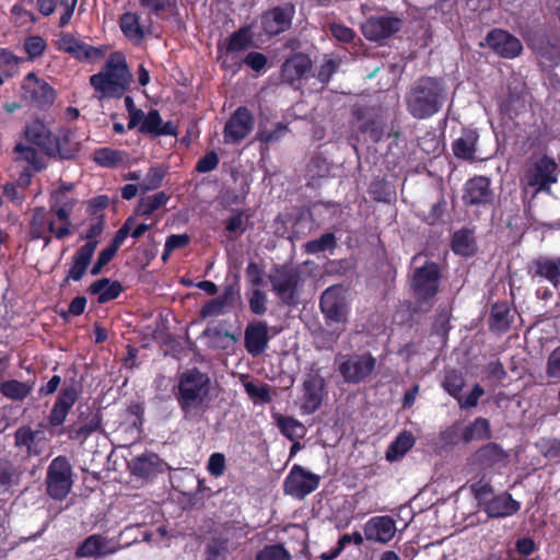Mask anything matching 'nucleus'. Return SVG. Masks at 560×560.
<instances>
[{"label": "nucleus", "mask_w": 560, "mask_h": 560, "mask_svg": "<svg viewBox=\"0 0 560 560\" xmlns=\"http://www.w3.org/2000/svg\"><path fill=\"white\" fill-rule=\"evenodd\" d=\"M415 444L413 435L408 431H402L392 442L386 451L385 458L388 462L400 459Z\"/></svg>", "instance_id": "36"}, {"label": "nucleus", "mask_w": 560, "mask_h": 560, "mask_svg": "<svg viewBox=\"0 0 560 560\" xmlns=\"http://www.w3.org/2000/svg\"><path fill=\"white\" fill-rule=\"evenodd\" d=\"M132 74L121 54H112L101 70L90 77L98 98H120L130 90Z\"/></svg>", "instance_id": "4"}, {"label": "nucleus", "mask_w": 560, "mask_h": 560, "mask_svg": "<svg viewBox=\"0 0 560 560\" xmlns=\"http://www.w3.org/2000/svg\"><path fill=\"white\" fill-rule=\"evenodd\" d=\"M13 438L14 447L24 453L27 458L42 455L47 445L45 432L39 428L33 429L31 425L18 428Z\"/></svg>", "instance_id": "14"}, {"label": "nucleus", "mask_w": 560, "mask_h": 560, "mask_svg": "<svg viewBox=\"0 0 560 560\" xmlns=\"http://www.w3.org/2000/svg\"><path fill=\"white\" fill-rule=\"evenodd\" d=\"M290 553L279 545L265 547L258 555L256 560H290Z\"/></svg>", "instance_id": "59"}, {"label": "nucleus", "mask_w": 560, "mask_h": 560, "mask_svg": "<svg viewBox=\"0 0 560 560\" xmlns=\"http://www.w3.org/2000/svg\"><path fill=\"white\" fill-rule=\"evenodd\" d=\"M128 153L124 150L104 147L93 152L92 160L101 167L116 168L126 163Z\"/></svg>", "instance_id": "33"}, {"label": "nucleus", "mask_w": 560, "mask_h": 560, "mask_svg": "<svg viewBox=\"0 0 560 560\" xmlns=\"http://www.w3.org/2000/svg\"><path fill=\"white\" fill-rule=\"evenodd\" d=\"M464 378L460 373L455 370H448L445 373L443 381V387L448 392L450 395L459 398L462 388L464 387Z\"/></svg>", "instance_id": "54"}, {"label": "nucleus", "mask_w": 560, "mask_h": 560, "mask_svg": "<svg viewBox=\"0 0 560 560\" xmlns=\"http://www.w3.org/2000/svg\"><path fill=\"white\" fill-rule=\"evenodd\" d=\"M525 98L522 93L510 90L506 98L500 105V110L509 119H514L525 110Z\"/></svg>", "instance_id": "42"}, {"label": "nucleus", "mask_w": 560, "mask_h": 560, "mask_svg": "<svg viewBox=\"0 0 560 560\" xmlns=\"http://www.w3.org/2000/svg\"><path fill=\"white\" fill-rule=\"evenodd\" d=\"M475 460L483 467H491L498 463L505 460L506 455L504 451L497 444H488L478 450L475 455Z\"/></svg>", "instance_id": "38"}, {"label": "nucleus", "mask_w": 560, "mask_h": 560, "mask_svg": "<svg viewBox=\"0 0 560 560\" xmlns=\"http://www.w3.org/2000/svg\"><path fill=\"white\" fill-rule=\"evenodd\" d=\"M245 390L248 396L256 401L269 402L271 401L270 389L268 385L256 384L248 382L245 385Z\"/></svg>", "instance_id": "58"}, {"label": "nucleus", "mask_w": 560, "mask_h": 560, "mask_svg": "<svg viewBox=\"0 0 560 560\" xmlns=\"http://www.w3.org/2000/svg\"><path fill=\"white\" fill-rule=\"evenodd\" d=\"M369 192L375 201L389 202L392 198V191L385 180H374L371 183Z\"/></svg>", "instance_id": "57"}, {"label": "nucleus", "mask_w": 560, "mask_h": 560, "mask_svg": "<svg viewBox=\"0 0 560 560\" xmlns=\"http://www.w3.org/2000/svg\"><path fill=\"white\" fill-rule=\"evenodd\" d=\"M80 151V144L73 140V132L69 128L59 129L58 133H54L51 143V152L49 159L54 160H72Z\"/></svg>", "instance_id": "23"}, {"label": "nucleus", "mask_w": 560, "mask_h": 560, "mask_svg": "<svg viewBox=\"0 0 560 560\" xmlns=\"http://www.w3.org/2000/svg\"><path fill=\"white\" fill-rule=\"evenodd\" d=\"M441 278L440 265L432 260H425L422 266L413 269L409 278L410 291L415 298V303H410L413 313H424L432 308L440 291Z\"/></svg>", "instance_id": "5"}, {"label": "nucleus", "mask_w": 560, "mask_h": 560, "mask_svg": "<svg viewBox=\"0 0 560 560\" xmlns=\"http://www.w3.org/2000/svg\"><path fill=\"white\" fill-rule=\"evenodd\" d=\"M114 544L101 535L89 536L77 549V557H103L116 552Z\"/></svg>", "instance_id": "28"}, {"label": "nucleus", "mask_w": 560, "mask_h": 560, "mask_svg": "<svg viewBox=\"0 0 560 560\" xmlns=\"http://www.w3.org/2000/svg\"><path fill=\"white\" fill-rule=\"evenodd\" d=\"M451 246L455 254L466 257L474 255L476 250L474 237L467 229L458 230L453 234Z\"/></svg>", "instance_id": "37"}, {"label": "nucleus", "mask_w": 560, "mask_h": 560, "mask_svg": "<svg viewBox=\"0 0 560 560\" xmlns=\"http://www.w3.org/2000/svg\"><path fill=\"white\" fill-rule=\"evenodd\" d=\"M312 68L313 61L308 55L295 52L281 65L280 77L283 83H287L293 89H300L302 81L310 78Z\"/></svg>", "instance_id": "12"}, {"label": "nucleus", "mask_w": 560, "mask_h": 560, "mask_svg": "<svg viewBox=\"0 0 560 560\" xmlns=\"http://www.w3.org/2000/svg\"><path fill=\"white\" fill-rule=\"evenodd\" d=\"M21 98L27 106L47 110L56 100V91L35 72H30L22 81Z\"/></svg>", "instance_id": "9"}, {"label": "nucleus", "mask_w": 560, "mask_h": 560, "mask_svg": "<svg viewBox=\"0 0 560 560\" xmlns=\"http://www.w3.org/2000/svg\"><path fill=\"white\" fill-rule=\"evenodd\" d=\"M47 214L52 213L44 207L34 208L28 226V234L32 240H39V237L44 236Z\"/></svg>", "instance_id": "45"}, {"label": "nucleus", "mask_w": 560, "mask_h": 560, "mask_svg": "<svg viewBox=\"0 0 560 560\" xmlns=\"http://www.w3.org/2000/svg\"><path fill=\"white\" fill-rule=\"evenodd\" d=\"M402 27V21L394 16H371L362 25V34L371 42L389 38Z\"/></svg>", "instance_id": "19"}, {"label": "nucleus", "mask_w": 560, "mask_h": 560, "mask_svg": "<svg viewBox=\"0 0 560 560\" xmlns=\"http://www.w3.org/2000/svg\"><path fill=\"white\" fill-rule=\"evenodd\" d=\"M337 70L338 63L334 59H327L320 65L315 77L323 85H327Z\"/></svg>", "instance_id": "62"}, {"label": "nucleus", "mask_w": 560, "mask_h": 560, "mask_svg": "<svg viewBox=\"0 0 560 560\" xmlns=\"http://www.w3.org/2000/svg\"><path fill=\"white\" fill-rule=\"evenodd\" d=\"M22 470L9 460H0V485L12 487L20 482Z\"/></svg>", "instance_id": "48"}, {"label": "nucleus", "mask_w": 560, "mask_h": 560, "mask_svg": "<svg viewBox=\"0 0 560 560\" xmlns=\"http://www.w3.org/2000/svg\"><path fill=\"white\" fill-rule=\"evenodd\" d=\"M165 174V170L162 166L150 167L142 183L139 184L140 190L145 192L160 188Z\"/></svg>", "instance_id": "50"}, {"label": "nucleus", "mask_w": 560, "mask_h": 560, "mask_svg": "<svg viewBox=\"0 0 560 560\" xmlns=\"http://www.w3.org/2000/svg\"><path fill=\"white\" fill-rule=\"evenodd\" d=\"M253 42L249 26H242L230 35L225 44L226 52H236L246 50Z\"/></svg>", "instance_id": "40"}, {"label": "nucleus", "mask_w": 560, "mask_h": 560, "mask_svg": "<svg viewBox=\"0 0 560 560\" xmlns=\"http://www.w3.org/2000/svg\"><path fill=\"white\" fill-rule=\"evenodd\" d=\"M139 132L153 138L161 136H177V127L173 121L163 122L158 109H150L139 126Z\"/></svg>", "instance_id": "26"}, {"label": "nucleus", "mask_w": 560, "mask_h": 560, "mask_svg": "<svg viewBox=\"0 0 560 560\" xmlns=\"http://www.w3.org/2000/svg\"><path fill=\"white\" fill-rule=\"evenodd\" d=\"M289 132L288 125L277 122L271 130L259 129L256 139L265 144L279 142Z\"/></svg>", "instance_id": "52"}, {"label": "nucleus", "mask_w": 560, "mask_h": 560, "mask_svg": "<svg viewBox=\"0 0 560 560\" xmlns=\"http://www.w3.org/2000/svg\"><path fill=\"white\" fill-rule=\"evenodd\" d=\"M462 199L467 207L491 206L494 200V192L491 188L490 178L482 175L469 178L464 185Z\"/></svg>", "instance_id": "17"}, {"label": "nucleus", "mask_w": 560, "mask_h": 560, "mask_svg": "<svg viewBox=\"0 0 560 560\" xmlns=\"http://www.w3.org/2000/svg\"><path fill=\"white\" fill-rule=\"evenodd\" d=\"M325 382L318 375H308L302 385V395L299 398L303 415L314 413L322 405Z\"/></svg>", "instance_id": "22"}, {"label": "nucleus", "mask_w": 560, "mask_h": 560, "mask_svg": "<svg viewBox=\"0 0 560 560\" xmlns=\"http://www.w3.org/2000/svg\"><path fill=\"white\" fill-rule=\"evenodd\" d=\"M243 217V211H236L225 221V230L229 233V237L231 240H235L237 236L245 232Z\"/></svg>", "instance_id": "56"}, {"label": "nucleus", "mask_w": 560, "mask_h": 560, "mask_svg": "<svg viewBox=\"0 0 560 560\" xmlns=\"http://www.w3.org/2000/svg\"><path fill=\"white\" fill-rule=\"evenodd\" d=\"M450 328L447 317L443 315L436 317L430 334L431 341L436 347V350H444V348H446Z\"/></svg>", "instance_id": "43"}, {"label": "nucleus", "mask_w": 560, "mask_h": 560, "mask_svg": "<svg viewBox=\"0 0 560 560\" xmlns=\"http://www.w3.org/2000/svg\"><path fill=\"white\" fill-rule=\"evenodd\" d=\"M277 425L291 440L302 438L305 432L304 425L291 417L277 416Z\"/></svg>", "instance_id": "47"}, {"label": "nucleus", "mask_w": 560, "mask_h": 560, "mask_svg": "<svg viewBox=\"0 0 560 560\" xmlns=\"http://www.w3.org/2000/svg\"><path fill=\"white\" fill-rule=\"evenodd\" d=\"M269 281L273 293L288 306H296L300 303L301 272L298 268L288 265L275 266Z\"/></svg>", "instance_id": "8"}, {"label": "nucleus", "mask_w": 560, "mask_h": 560, "mask_svg": "<svg viewBox=\"0 0 560 560\" xmlns=\"http://www.w3.org/2000/svg\"><path fill=\"white\" fill-rule=\"evenodd\" d=\"M268 341V327L265 323H252L246 327L244 332L246 350H265Z\"/></svg>", "instance_id": "32"}, {"label": "nucleus", "mask_w": 560, "mask_h": 560, "mask_svg": "<svg viewBox=\"0 0 560 560\" xmlns=\"http://www.w3.org/2000/svg\"><path fill=\"white\" fill-rule=\"evenodd\" d=\"M219 162V155L212 150L198 160L195 170L198 173H209L218 167Z\"/></svg>", "instance_id": "61"}, {"label": "nucleus", "mask_w": 560, "mask_h": 560, "mask_svg": "<svg viewBox=\"0 0 560 560\" xmlns=\"http://www.w3.org/2000/svg\"><path fill=\"white\" fill-rule=\"evenodd\" d=\"M486 43L495 55L504 59H514L523 51L522 42L515 35L502 28L489 31Z\"/></svg>", "instance_id": "16"}, {"label": "nucleus", "mask_w": 560, "mask_h": 560, "mask_svg": "<svg viewBox=\"0 0 560 560\" xmlns=\"http://www.w3.org/2000/svg\"><path fill=\"white\" fill-rule=\"evenodd\" d=\"M46 47V40L39 35L28 36L24 40V50L31 60L40 57L44 54Z\"/></svg>", "instance_id": "55"}, {"label": "nucleus", "mask_w": 560, "mask_h": 560, "mask_svg": "<svg viewBox=\"0 0 560 560\" xmlns=\"http://www.w3.org/2000/svg\"><path fill=\"white\" fill-rule=\"evenodd\" d=\"M177 378L175 395L184 419L200 418L209 409L211 401L210 376L197 369H189L180 373Z\"/></svg>", "instance_id": "1"}, {"label": "nucleus", "mask_w": 560, "mask_h": 560, "mask_svg": "<svg viewBox=\"0 0 560 560\" xmlns=\"http://www.w3.org/2000/svg\"><path fill=\"white\" fill-rule=\"evenodd\" d=\"M295 14L294 4L288 2L266 11L261 16L264 32L269 36H277L288 31Z\"/></svg>", "instance_id": "18"}, {"label": "nucleus", "mask_w": 560, "mask_h": 560, "mask_svg": "<svg viewBox=\"0 0 560 560\" xmlns=\"http://www.w3.org/2000/svg\"><path fill=\"white\" fill-rule=\"evenodd\" d=\"M527 273L533 280H546L555 289H558L560 285V256H538L528 264Z\"/></svg>", "instance_id": "20"}, {"label": "nucleus", "mask_w": 560, "mask_h": 560, "mask_svg": "<svg viewBox=\"0 0 560 560\" xmlns=\"http://www.w3.org/2000/svg\"><path fill=\"white\" fill-rule=\"evenodd\" d=\"M229 549V541L226 538L214 537L207 546V551L209 553V560H218L220 557H223Z\"/></svg>", "instance_id": "60"}, {"label": "nucleus", "mask_w": 560, "mask_h": 560, "mask_svg": "<svg viewBox=\"0 0 560 560\" xmlns=\"http://www.w3.org/2000/svg\"><path fill=\"white\" fill-rule=\"evenodd\" d=\"M225 307L226 305L217 296L202 305L200 316L207 318L222 315Z\"/></svg>", "instance_id": "63"}, {"label": "nucleus", "mask_w": 560, "mask_h": 560, "mask_svg": "<svg viewBox=\"0 0 560 560\" xmlns=\"http://www.w3.org/2000/svg\"><path fill=\"white\" fill-rule=\"evenodd\" d=\"M120 28L124 35L136 42H141L144 37L143 27L140 25L139 16L132 12H126L120 18Z\"/></svg>", "instance_id": "39"}, {"label": "nucleus", "mask_w": 560, "mask_h": 560, "mask_svg": "<svg viewBox=\"0 0 560 560\" xmlns=\"http://www.w3.org/2000/svg\"><path fill=\"white\" fill-rule=\"evenodd\" d=\"M520 506V503L513 500L511 494L502 493L487 503L486 512L490 517H506L516 513Z\"/></svg>", "instance_id": "31"}, {"label": "nucleus", "mask_w": 560, "mask_h": 560, "mask_svg": "<svg viewBox=\"0 0 560 560\" xmlns=\"http://www.w3.org/2000/svg\"><path fill=\"white\" fill-rule=\"evenodd\" d=\"M319 308L329 322L340 323L343 320L347 302L341 287L331 285L320 296Z\"/></svg>", "instance_id": "21"}, {"label": "nucleus", "mask_w": 560, "mask_h": 560, "mask_svg": "<svg viewBox=\"0 0 560 560\" xmlns=\"http://www.w3.org/2000/svg\"><path fill=\"white\" fill-rule=\"evenodd\" d=\"M396 533L395 521L389 516L372 517L364 525V535L368 540L386 544Z\"/></svg>", "instance_id": "24"}, {"label": "nucleus", "mask_w": 560, "mask_h": 560, "mask_svg": "<svg viewBox=\"0 0 560 560\" xmlns=\"http://www.w3.org/2000/svg\"><path fill=\"white\" fill-rule=\"evenodd\" d=\"M337 247V238L332 232L322 234L318 238L305 243L306 254L316 255L326 250H332Z\"/></svg>", "instance_id": "44"}, {"label": "nucleus", "mask_w": 560, "mask_h": 560, "mask_svg": "<svg viewBox=\"0 0 560 560\" xmlns=\"http://www.w3.org/2000/svg\"><path fill=\"white\" fill-rule=\"evenodd\" d=\"M20 59L9 49H0V72L5 78H13L18 73Z\"/></svg>", "instance_id": "53"}, {"label": "nucleus", "mask_w": 560, "mask_h": 560, "mask_svg": "<svg viewBox=\"0 0 560 560\" xmlns=\"http://www.w3.org/2000/svg\"><path fill=\"white\" fill-rule=\"evenodd\" d=\"M352 117L358 124V130L369 135L373 143L384 138L399 137V131L388 121L387 112L381 106L357 105L352 108Z\"/></svg>", "instance_id": "6"}, {"label": "nucleus", "mask_w": 560, "mask_h": 560, "mask_svg": "<svg viewBox=\"0 0 560 560\" xmlns=\"http://www.w3.org/2000/svg\"><path fill=\"white\" fill-rule=\"evenodd\" d=\"M49 202V210L56 217V219L67 220L71 219V213L78 200L68 196V194L51 192Z\"/></svg>", "instance_id": "34"}, {"label": "nucleus", "mask_w": 560, "mask_h": 560, "mask_svg": "<svg viewBox=\"0 0 560 560\" xmlns=\"http://www.w3.org/2000/svg\"><path fill=\"white\" fill-rule=\"evenodd\" d=\"M447 100V88L443 79L422 75L418 78L405 95L408 113L422 120L436 115Z\"/></svg>", "instance_id": "2"}, {"label": "nucleus", "mask_w": 560, "mask_h": 560, "mask_svg": "<svg viewBox=\"0 0 560 560\" xmlns=\"http://www.w3.org/2000/svg\"><path fill=\"white\" fill-rule=\"evenodd\" d=\"M330 33L337 40L345 44L351 43L355 36L352 28L339 23L330 24Z\"/></svg>", "instance_id": "64"}, {"label": "nucleus", "mask_w": 560, "mask_h": 560, "mask_svg": "<svg viewBox=\"0 0 560 560\" xmlns=\"http://www.w3.org/2000/svg\"><path fill=\"white\" fill-rule=\"evenodd\" d=\"M21 138L13 148L18 160L27 163L36 173L44 171L47 167L44 156L49 158L54 132L43 120L35 118L26 122Z\"/></svg>", "instance_id": "3"}, {"label": "nucleus", "mask_w": 560, "mask_h": 560, "mask_svg": "<svg viewBox=\"0 0 560 560\" xmlns=\"http://www.w3.org/2000/svg\"><path fill=\"white\" fill-rule=\"evenodd\" d=\"M88 292L97 296L98 304H105L116 300L124 292V285L117 280L101 278L90 284Z\"/></svg>", "instance_id": "29"}, {"label": "nucleus", "mask_w": 560, "mask_h": 560, "mask_svg": "<svg viewBox=\"0 0 560 560\" xmlns=\"http://www.w3.org/2000/svg\"><path fill=\"white\" fill-rule=\"evenodd\" d=\"M56 217L47 214L46 217V233L52 234L57 240H63L72 234L71 219L58 220L59 225H56Z\"/></svg>", "instance_id": "49"}, {"label": "nucleus", "mask_w": 560, "mask_h": 560, "mask_svg": "<svg viewBox=\"0 0 560 560\" xmlns=\"http://www.w3.org/2000/svg\"><path fill=\"white\" fill-rule=\"evenodd\" d=\"M557 170L555 159L547 154L528 163L521 178L522 191L526 194L533 188V197L540 191H549L550 186L558 180Z\"/></svg>", "instance_id": "7"}, {"label": "nucleus", "mask_w": 560, "mask_h": 560, "mask_svg": "<svg viewBox=\"0 0 560 560\" xmlns=\"http://www.w3.org/2000/svg\"><path fill=\"white\" fill-rule=\"evenodd\" d=\"M168 200L170 195H167L165 191H159L154 195L142 197L136 207V214L148 218L156 210L164 207Z\"/></svg>", "instance_id": "35"}, {"label": "nucleus", "mask_w": 560, "mask_h": 560, "mask_svg": "<svg viewBox=\"0 0 560 560\" xmlns=\"http://www.w3.org/2000/svg\"><path fill=\"white\" fill-rule=\"evenodd\" d=\"M320 477L307 471L300 465H294L288 474L283 488L284 492L296 499H304L317 489Z\"/></svg>", "instance_id": "13"}, {"label": "nucleus", "mask_w": 560, "mask_h": 560, "mask_svg": "<svg viewBox=\"0 0 560 560\" xmlns=\"http://www.w3.org/2000/svg\"><path fill=\"white\" fill-rule=\"evenodd\" d=\"M35 381L0 380V393L8 399L21 401L34 390Z\"/></svg>", "instance_id": "30"}, {"label": "nucleus", "mask_w": 560, "mask_h": 560, "mask_svg": "<svg viewBox=\"0 0 560 560\" xmlns=\"http://www.w3.org/2000/svg\"><path fill=\"white\" fill-rule=\"evenodd\" d=\"M375 368V359L370 353H352L339 364V372L349 383H359L369 376Z\"/></svg>", "instance_id": "15"}, {"label": "nucleus", "mask_w": 560, "mask_h": 560, "mask_svg": "<svg viewBox=\"0 0 560 560\" xmlns=\"http://www.w3.org/2000/svg\"><path fill=\"white\" fill-rule=\"evenodd\" d=\"M490 436V424L487 419L478 418L463 432V440L468 443L474 440H483Z\"/></svg>", "instance_id": "46"}, {"label": "nucleus", "mask_w": 560, "mask_h": 560, "mask_svg": "<svg viewBox=\"0 0 560 560\" xmlns=\"http://www.w3.org/2000/svg\"><path fill=\"white\" fill-rule=\"evenodd\" d=\"M255 117L246 106L237 107L226 120L223 139L226 144H240L252 132Z\"/></svg>", "instance_id": "11"}, {"label": "nucleus", "mask_w": 560, "mask_h": 560, "mask_svg": "<svg viewBox=\"0 0 560 560\" xmlns=\"http://www.w3.org/2000/svg\"><path fill=\"white\" fill-rule=\"evenodd\" d=\"M479 133L476 129L464 128L462 136L452 142V151L457 160L474 163L476 161Z\"/></svg>", "instance_id": "25"}, {"label": "nucleus", "mask_w": 560, "mask_h": 560, "mask_svg": "<svg viewBox=\"0 0 560 560\" xmlns=\"http://www.w3.org/2000/svg\"><path fill=\"white\" fill-rule=\"evenodd\" d=\"M101 427V419L98 415H94L86 423L75 424L70 429V438L85 441L89 435L97 431Z\"/></svg>", "instance_id": "51"}, {"label": "nucleus", "mask_w": 560, "mask_h": 560, "mask_svg": "<svg viewBox=\"0 0 560 560\" xmlns=\"http://www.w3.org/2000/svg\"><path fill=\"white\" fill-rule=\"evenodd\" d=\"M510 307L506 303L497 302L491 306L489 325L492 330L505 331L510 327Z\"/></svg>", "instance_id": "41"}, {"label": "nucleus", "mask_w": 560, "mask_h": 560, "mask_svg": "<svg viewBox=\"0 0 560 560\" xmlns=\"http://www.w3.org/2000/svg\"><path fill=\"white\" fill-rule=\"evenodd\" d=\"M46 486L48 494L57 500L68 495L72 487V467L63 456L54 458L48 466Z\"/></svg>", "instance_id": "10"}, {"label": "nucleus", "mask_w": 560, "mask_h": 560, "mask_svg": "<svg viewBox=\"0 0 560 560\" xmlns=\"http://www.w3.org/2000/svg\"><path fill=\"white\" fill-rule=\"evenodd\" d=\"M95 252V244L85 243L75 250L72 256V262L68 270V275L63 280V284L69 280L80 281L86 273Z\"/></svg>", "instance_id": "27"}]
</instances>
